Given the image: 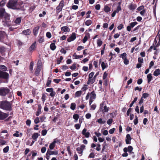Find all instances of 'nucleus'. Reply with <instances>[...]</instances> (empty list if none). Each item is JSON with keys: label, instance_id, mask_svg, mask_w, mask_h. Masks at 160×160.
<instances>
[{"label": "nucleus", "instance_id": "f257e3e1", "mask_svg": "<svg viewBox=\"0 0 160 160\" xmlns=\"http://www.w3.org/2000/svg\"><path fill=\"white\" fill-rule=\"evenodd\" d=\"M0 108L3 110L10 111L12 110L11 103L7 101H3L0 103Z\"/></svg>", "mask_w": 160, "mask_h": 160}, {"label": "nucleus", "instance_id": "f03ea898", "mask_svg": "<svg viewBox=\"0 0 160 160\" xmlns=\"http://www.w3.org/2000/svg\"><path fill=\"white\" fill-rule=\"evenodd\" d=\"M17 2L18 0H10L7 4V7L9 8L14 9H17L16 6Z\"/></svg>", "mask_w": 160, "mask_h": 160}, {"label": "nucleus", "instance_id": "7ed1b4c3", "mask_svg": "<svg viewBox=\"0 0 160 160\" xmlns=\"http://www.w3.org/2000/svg\"><path fill=\"white\" fill-rule=\"evenodd\" d=\"M42 67V64L41 60H39L37 64V68L35 72V74L37 76H38L40 72Z\"/></svg>", "mask_w": 160, "mask_h": 160}, {"label": "nucleus", "instance_id": "20e7f679", "mask_svg": "<svg viewBox=\"0 0 160 160\" xmlns=\"http://www.w3.org/2000/svg\"><path fill=\"white\" fill-rule=\"evenodd\" d=\"M9 92V89L7 88L2 87L0 88V95L5 96Z\"/></svg>", "mask_w": 160, "mask_h": 160}, {"label": "nucleus", "instance_id": "39448f33", "mask_svg": "<svg viewBox=\"0 0 160 160\" xmlns=\"http://www.w3.org/2000/svg\"><path fill=\"white\" fill-rule=\"evenodd\" d=\"M100 110L103 113L107 112L108 111V108H107L106 105H104L103 103H101L100 105Z\"/></svg>", "mask_w": 160, "mask_h": 160}, {"label": "nucleus", "instance_id": "423d86ee", "mask_svg": "<svg viewBox=\"0 0 160 160\" xmlns=\"http://www.w3.org/2000/svg\"><path fill=\"white\" fill-rule=\"evenodd\" d=\"M85 146L84 145H82L80 147L77 148L76 150L78 153L81 154L80 156L82 155L83 150L85 149Z\"/></svg>", "mask_w": 160, "mask_h": 160}, {"label": "nucleus", "instance_id": "0eeeda50", "mask_svg": "<svg viewBox=\"0 0 160 160\" xmlns=\"http://www.w3.org/2000/svg\"><path fill=\"white\" fill-rule=\"evenodd\" d=\"M9 20L10 17L9 15H7V16H5L4 17V20L3 21V22H5L3 25L5 26L9 25L10 24Z\"/></svg>", "mask_w": 160, "mask_h": 160}, {"label": "nucleus", "instance_id": "6e6552de", "mask_svg": "<svg viewBox=\"0 0 160 160\" xmlns=\"http://www.w3.org/2000/svg\"><path fill=\"white\" fill-rule=\"evenodd\" d=\"M8 74L6 72L2 71L0 73V78L7 79L8 78Z\"/></svg>", "mask_w": 160, "mask_h": 160}, {"label": "nucleus", "instance_id": "1a4fd4ad", "mask_svg": "<svg viewBox=\"0 0 160 160\" xmlns=\"http://www.w3.org/2000/svg\"><path fill=\"white\" fill-rule=\"evenodd\" d=\"M76 38V37L75 33L73 32L71 36L67 39V41L69 42H71L74 40Z\"/></svg>", "mask_w": 160, "mask_h": 160}, {"label": "nucleus", "instance_id": "9d476101", "mask_svg": "<svg viewBox=\"0 0 160 160\" xmlns=\"http://www.w3.org/2000/svg\"><path fill=\"white\" fill-rule=\"evenodd\" d=\"M64 1L62 0L60 2L59 5L57 7L56 9L57 10H59V12L62 10V9L64 6Z\"/></svg>", "mask_w": 160, "mask_h": 160}, {"label": "nucleus", "instance_id": "9b49d317", "mask_svg": "<svg viewBox=\"0 0 160 160\" xmlns=\"http://www.w3.org/2000/svg\"><path fill=\"white\" fill-rule=\"evenodd\" d=\"M87 131V130L84 128L82 131V133L86 138H88L89 137L90 133Z\"/></svg>", "mask_w": 160, "mask_h": 160}, {"label": "nucleus", "instance_id": "f8f14e48", "mask_svg": "<svg viewBox=\"0 0 160 160\" xmlns=\"http://www.w3.org/2000/svg\"><path fill=\"white\" fill-rule=\"evenodd\" d=\"M8 116V115L5 113L1 112L0 111V120H3L6 118Z\"/></svg>", "mask_w": 160, "mask_h": 160}, {"label": "nucleus", "instance_id": "ddd939ff", "mask_svg": "<svg viewBox=\"0 0 160 160\" xmlns=\"http://www.w3.org/2000/svg\"><path fill=\"white\" fill-rule=\"evenodd\" d=\"M47 152H48V154L50 155H57L58 153V152L57 151H51L49 149L48 150Z\"/></svg>", "mask_w": 160, "mask_h": 160}, {"label": "nucleus", "instance_id": "4468645a", "mask_svg": "<svg viewBox=\"0 0 160 160\" xmlns=\"http://www.w3.org/2000/svg\"><path fill=\"white\" fill-rule=\"evenodd\" d=\"M132 138L129 134H128L126 135V138L125 141L127 144H130L131 143V140Z\"/></svg>", "mask_w": 160, "mask_h": 160}, {"label": "nucleus", "instance_id": "2eb2a0df", "mask_svg": "<svg viewBox=\"0 0 160 160\" xmlns=\"http://www.w3.org/2000/svg\"><path fill=\"white\" fill-rule=\"evenodd\" d=\"M56 142L57 141H56V139H54L53 141L50 144L49 146V148L50 150L54 149L55 146V144Z\"/></svg>", "mask_w": 160, "mask_h": 160}, {"label": "nucleus", "instance_id": "dca6fc26", "mask_svg": "<svg viewBox=\"0 0 160 160\" xmlns=\"http://www.w3.org/2000/svg\"><path fill=\"white\" fill-rule=\"evenodd\" d=\"M95 79L93 77L92 78H88V80L87 82L88 84H92L93 83L95 82Z\"/></svg>", "mask_w": 160, "mask_h": 160}, {"label": "nucleus", "instance_id": "f3484780", "mask_svg": "<svg viewBox=\"0 0 160 160\" xmlns=\"http://www.w3.org/2000/svg\"><path fill=\"white\" fill-rule=\"evenodd\" d=\"M39 28L40 27L39 26H37L34 28L33 33L34 35H36L37 34Z\"/></svg>", "mask_w": 160, "mask_h": 160}, {"label": "nucleus", "instance_id": "a211bd4d", "mask_svg": "<svg viewBox=\"0 0 160 160\" xmlns=\"http://www.w3.org/2000/svg\"><path fill=\"white\" fill-rule=\"evenodd\" d=\"M31 33V30L29 29L24 30L22 32V33H23L25 35H29Z\"/></svg>", "mask_w": 160, "mask_h": 160}, {"label": "nucleus", "instance_id": "6ab92c4d", "mask_svg": "<svg viewBox=\"0 0 160 160\" xmlns=\"http://www.w3.org/2000/svg\"><path fill=\"white\" fill-rule=\"evenodd\" d=\"M5 13V9L3 8L0 9V18L2 17Z\"/></svg>", "mask_w": 160, "mask_h": 160}, {"label": "nucleus", "instance_id": "aec40b11", "mask_svg": "<svg viewBox=\"0 0 160 160\" xmlns=\"http://www.w3.org/2000/svg\"><path fill=\"white\" fill-rule=\"evenodd\" d=\"M90 99L94 100L96 98V94L94 91H92L90 93Z\"/></svg>", "mask_w": 160, "mask_h": 160}, {"label": "nucleus", "instance_id": "412c9836", "mask_svg": "<svg viewBox=\"0 0 160 160\" xmlns=\"http://www.w3.org/2000/svg\"><path fill=\"white\" fill-rule=\"evenodd\" d=\"M160 74V70L159 69H156L153 72V75L157 76Z\"/></svg>", "mask_w": 160, "mask_h": 160}, {"label": "nucleus", "instance_id": "4be33fe9", "mask_svg": "<svg viewBox=\"0 0 160 160\" xmlns=\"http://www.w3.org/2000/svg\"><path fill=\"white\" fill-rule=\"evenodd\" d=\"M101 67L102 70H103L105 68L108 67V65L107 63H105L104 62H102L101 63Z\"/></svg>", "mask_w": 160, "mask_h": 160}, {"label": "nucleus", "instance_id": "5701e85b", "mask_svg": "<svg viewBox=\"0 0 160 160\" xmlns=\"http://www.w3.org/2000/svg\"><path fill=\"white\" fill-rule=\"evenodd\" d=\"M61 29L64 32H68L69 31V29L67 26L62 27L61 28Z\"/></svg>", "mask_w": 160, "mask_h": 160}, {"label": "nucleus", "instance_id": "b1692460", "mask_svg": "<svg viewBox=\"0 0 160 160\" xmlns=\"http://www.w3.org/2000/svg\"><path fill=\"white\" fill-rule=\"evenodd\" d=\"M39 136V134L38 133H34L32 135V138L33 140H35L36 141L37 138Z\"/></svg>", "mask_w": 160, "mask_h": 160}, {"label": "nucleus", "instance_id": "393cba45", "mask_svg": "<svg viewBox=\"0 0 160 160\" xmlns=\"http://www.w3.org/2000/svg\"><path fill=\"white\" fill-rule=\"evenodd\" d=\"M147 78L148 80V82H150L152 80V77L151 73L148 74L147 76Z\"/></svg>", "mask_w": 160, "mask_h": 160}, {"label": "nucleus", "instance_id": "a878e982", "mask_svg": "<svg viewBox=\"0 0 160 160\" xmlns=\"http://www.w3.org/2000/svg\"><path fill=\"white\" fill-rule=\"evenodd\" d=\"M73 118L75 119L74 122H76L79 118V115L77 114H74L73 115Z\"/></svg>", "mask_w": 160, "mask_h": 160}, {"label": "nucleus", "instance_id": "bb28decb", "mask_svg": "<svg viewBox=\"0 0 160 160\" xmlns=\"http://www.w3.org/2000/svg\"><path fill=\"white\" fill-rule=\"evenodd\" d=\"M56 47L54 43H52L50 46V48L52 50H54L56 48Z\"/></svg>", "mask_w": 160, "mask_h": 160}, {"label": "nucleus", "instance_id": "cd10ccee", "mask_svg": "<svg viewBox=\"0 0 160 160\" xmlns=\"http://www.w3.org/2000/svg\"><path fill=\"white\" fill-rule=\"evenodd\" d=\"M21 21V18H17L14 21V22L16 24H19Z\"/></svg>", "mask_w": 160, "mask_h": 160}, {"label": "nucleus", "instance_id": "c85d7f7f", "mask_svg": "<svg viewBox=\"0 0 160 160\" xmlns=\"http://www.w3.org/2000/svg\"><path fill=\"white\" fill-rule=\"evenodd\" d=\"M104 11L106 12H108L110 11L111 9L107 6H105L104 8Z\"/></svg>", "mask_w": 160, "mask_h": 160}, {"label": "nucleus", "instance_id": "c756f323", "mask_svg": "<svg viewBox=\"0 0 160 160\" xmlns=\"http://www.w3.org/2000/svg\"><path fill=\"white\" fill-rule=\"evenodd\" d=\"M97 122L100 124H103L106 122V121L105 120H102L101 118H100L99 119H98L97 120Z\"/></svg>", "mask_w": 160, "mask_h": 160}, {"label": "nucleus", "instance_id": "7c9ffc66", "mask_svg": "<svg viewBox=\"0 0 160 160\" xmlns=\"http://www.w3.org/2000/svg\"><path fill=\"white\" fill-rule=\"evenodd\" d=\"M6 0H0V7H3L5 5Z\"/></svg>", "mask_w": 160, "mask_h": 160}, {"label": "nucleus", "instance_id": "2f4dec72", "mask_svg": "<svg viewBox=\"0 0 160 160\" xmlns=\"http://www.w3.org/2000/svg\"><path fill=\"white\" fill-rule=\"evenodd\" d=\"M82 93V91H79L76 92L75 93V97H79L81 96Z\"/></svg>", "mask_w": 160, "mask_h": 160}, {"label": "nucleus", "instance_id": "473e14b6", "mask_svg": "<svg viewBox=\"0 0 160 160\" xmlns=\"http://www.w3.org/2000/svg\"><path fill=\"white\" fill-rule=\"evenodd\" d=\"M126 56L127 54L126 53L124 52L122 54H121L120 57L122 58L123 60H124L127 58Z\"/></svg>", "mask_w": 160, "mask_h": 160}, {"label": "nucleus", "instance_id": "72a5a7b5", "mask_svg": "<svg viewBox=\"0 0 160 160\" xmlns=\"http://www.w3.org/2000/svg\"><path fill=\"white\" fill-rule=\"evenodd\" d=\"M92 23V21L90 20H87L85 22V24L87 26H89Z\"/></svg>", "mask_w": 160, "mask_h": 160}, {"label": "nucleus", "instance_id": "f704fd0d", "mask_svg": "<svg viewBox=\"0 0 160 160\" xmlns=\"http://www.w3.org/2000/svg\"><path fill=\"white\" fill-rule=\"evenodd\" d=\"M76 105L75 103H72L71 104L70 108L73 110H75Z\"/></svg>", "mask_w": 160, "mask_h": 160}, {"label": "nucleus", "instance_id": "c9c22d12", "mask_svg": "<svg viewBox=\"0 0 160 160\" xmlns=\"http://www.w3.org/2000/svg\"><path fill=\"white\" fill-rule=\"evenodd\" d=\"M102 43V42L100 39H98L97 40V44L98 46L100 47Z\"/></svg>", "mask_w": 160, "mask_h": 160}, {"label": "nucleus", "instance_id": "e433bc0d", "mask_svg": "<svg viewBox=\"0 0 160 160\" xmlns=\"http://www.w3.org/2000/svg\"><path fill=\"white\" fill-rule=\"evenodd\" d=\"M36 45V42L33 43L30 46L29 48V50L30 51H32L34 49Z\"/></svg>", "mask_w": 160, "mask_h": 160}, {"label": "nucleus", "instance_id": "4c0bfd02", "mask_svg": "<svg viewBox=\"0 0 160 160\" xmlns=\"http://www.w3.org/2000/svg\"><path fill=\"white\" fill-rule=\"evenodd\" d=\"M40 43H41L44 41L43 37L42 36H39L38 40Z\"/></svg>", "mask_w": 160, "mask_h": 160}, {"label": "nucleus", "instance_id": "58836bf2", "mask_svg": "<svg viewBox=\"0 0 160 160\" xmlns=\"http://www.w3.org/2000/svg\"><path fill=\"white\" fill-rule=\"evenodd\" d=\"M9 150V147L7 146L3 149V152L4 153H6Z\"/></svg>", "mask_w": 160, "mask_h": 160}, {"label": "nucleus", "instance_id": "ea45409f", "mask_svg": "<svg viewBox=\"0 0 160 160\" xmlns=\"http://www.w3.org/2000/svg\"><path fill=\"white\" fill-rule=\"evenodd\" d=\"M129 8L130 10H134L136 8V7L135 5L131 4L129 6Z\"/></svg>", "mask_w": 160, "mask_h": 160}, {"label": "nucleus", "instance_id": "a19ab883", "mask_svg": "<svg viewBox=\"0 0 160 160\" xmlns=\"http://www.w3.org/2000/svg\"><path fill=\"white\" fill-rule=\"evenodd\" d=\"M137 23H138L136 22H133L131 23H130V26L132 28Z\"/></svg>", "mask_w": 160, "mask_h": 160}, {"label": "nucleus", "instance_id": "79ce46f5", "mask_svg": "<svg viewBox=\"0 0 160 160\" xmlns=\"http://www.w3.org/2000/svg\"><path fill=\"white\" fill-rule=\"evenodd\" d=\"M6 50V48L3 47H1L0 48V52L3 53Z\"/></svg>", "mask_w": 160, "mask_h": 160}, {"label": "nucleus", "instance_id": "37998d69", "mask_svg": "<svg viewBox=\"0 0 160 160\" xmlns=\"http://www.w3.org/2000/svg\"><path fill=\"white\" fill-rule=\"evenodd\" d=\"M149 96V94H148V93H144L142 94V98H146L148 97Z\"/></svg>", "mask_w": 160, "mask_h": 160}, {"label": "nucleus", "instance_id": "c03bdc74", "mask_svg": "<svg viewBox=\"0 0 160 160\" xmlns=\"http://www.w3.org/2000/svg\"><path fill=\"white\" fill-rule=\"evenodd\" d=\"M137 97H136L134 98V100L131 103L130 105V107H132L134 103L137 100Z\"/></svg>", "mask_w": 160, "mask_h": 160}, {"label": "nucleus", "instance_id": "a18cd8bd", "mask_svg": "<svg viewBox=\"0 0 160 160\" xmlns=\"http://www.w3.org/2000/svg\"><path fill=\"white\" fill-rule=\"evenodd\" d=\"M0 68L4 71H6L7 69V68L4 65H1L0 66Z\"/></svg>", "mask_w": 160, "mask_h": 160}, {"label": "nucleus", "instance_id": "49530a36", "mask_svg": "<svg viewBox=\"0 0 160 160\" xmlns=\"http://www.w3.org/2000/svg\"><path fill=\"white\" fill-rule=\"evenodd\" d=\"M6 142L5 140L0 139V144L1 145H5Z\"/></svg>", "mask_w": 160, "mask_h": 160}, {"label": "nucleus", "instance_id": "de8ad7c7", "mask_svg": "<svg viewBox=\"0 0 160 160\" xmlns=\"http://www.w3.org/2000/svg\"><path fill=\"white\" fill-rule=\"evenodd\" d=\"M34 65L33 62H31L30 65V69L32 71L33 69V66Z\"/></svg>", "mask_w": 160, "mask_h": 160}, {"label": "nucleus", "instance_id": "09e8293b", "mask_svg": "<svg viewBox=\"0 0 160 160\" xmlns=\"http://www.w3.org/2000/svg\"><path fill=\"white\" fill-rule=\"evenodd\" d=\"M42 101L43 102V103H44L45 100H46V95L44 94H43L42 95Z\"/></svg>", "mask_w": 160, "mask_h": 160}, {"label": "nucleus", "instance_id": "8fccbe9b", "mask_svg": "<svg viewBox=\"0 0 160 160\" xmlns=\"http://www.w3.org/2000/svg\"><path fill=\"white\" fill-rule=\"evenodd\" d=\"M47 132V131L46 130H43L42 131V136H45Z\"/></svg>", "mask_w": 160, "mask_h": 160}, {"label": "nucleus", "instance_id": "3c124183", "mask_svg": "<svg viewBox=\"0 0 160 160\" xmlns=\"http://www.w3.org/2000/svg\"><path fill=\"white\" fill-rule=\"evenodd\" d=\"M70 68L72 70H74L76 69V67L75 64H73L72 65L70 66Z\"/></svg>", "mask_w": 160, "mask_h": 160}, {"label": "nucleus", "instance_id": "603ef678", "mask_svg": "<svg viewBox=\"0 0 160 160\" xmlns=\"http://www.w3.org/2000/svg\"><path fill=\"white\" fill-rule=\"evenodd\" d=\"M112 121L113 120L112 118H110L107 121V122L108 124L110 125L112 123Z\"/></svg>", "mask_w": 160, "mask_h": 160}, {"label": "nucleus", "instance_id": "864d4df0", "mask_svg": "<svg viewBox=\"0 0 160 160\" xmlns=\"http://www.w3.org/2000/svg\"><path fill=\"white\" fill-rule=\"evenodd\" d=\"M136 118L134 120V123L135 125H136L137 124L138 122V117L137 116H135Z\"/></svg>", "mask_w": 160, "mask_h": 160}, {"label": "nucleus", "instance_id": "5fc2aeb1", "mask_svg": "<svg viewBox=\"0 0 160 160\" xmlns=\"http://www.w3.org/2000/svg\"><path fill=\"white\" fill-rule=\"evenodd\" d=\"M46 35L47 37L49 38H50L52 36L51 33L49 32H47L46 33Z\"/></svg>", "mask_w": 160, "mask_h": 160}, {"label": "nucleus", "instance_id": "6e6d98bb", "mask_svg": "<svg viewBox=\"0 0 160 160\" xmlns=\"http://www.w3.org/2000/svg\"><path fill=\"white\" fill-rule=\"evenodd\" d=\"M39 119L38 117H37L34 120V122L35 124L38 123L39 122Z\"/></svg>", "mask_w": 160, "mask_h": 160}, {"label": "nucleus", "instance_id": "4d7b16f0", "mask_svg": "<svg viewBox=\"0 0 160 160\" xmlns=\"http://www.w3.org/2000/svg\"><path fill=\"white\" fill-rule=\"evenodd\" d=\"M74 126L76 129H79L80 128L81 125L79 124H76Z\"/></svg>", "mask_w": 160, "mask_h": 160}, {"label": "nucleus", "instance_id": "13d9d810", "mask_svg": "<svg viewBox=\"0 0 160 160\" xmlns=\"http://www.w3.org/2000/svg\"><path fill=\"white\" fill-rule=\"evenodd\" d=\"M88 39V37L87 36H85L82 40V42L83 43H85Z\"/></svg>", "mask_w": 160, "mask_h": 160}, {"label": "nucleus", "instance_id": "bf43d9fd", "mask_svg": "<svg viewBox=\"0 0 160 160\" xmlns=\"http://www.w3.org/2000/svg\"><path fill=\"white\" fill-rule=\"evenodd\" d=\"M123 28V25L122 24H120L117 27L119 30H120Z\"/></svg>", "mask_w": 160, "mask_h": 160}, {"label": "nucleus", "instance_id": "052dcab7", "mask_svg": "<svg viewBox=\"0 0 160 160\" xmlns=\"http://www.w3.org/2000/svg\"><path fill=\"white\" fill-rule=\"evenodd\" d=\"M91 114L89 113H88L86 114L85 117L87 119H89L91 118Z\"/></svg>", "mask_w": 160, "mask_h": 160}, {"label": "nucleus", "instance_id": "680f3d73", "mask_svg": "<svg viewBox=\"0 0 160 160\" xmlns=\"http://www.w3.org/2000/svg\"><path fill=\"white\" fill-rule=\"evenodd\" d=\"M102 133L104 135H107L108 134V132L107 130H104L103 132L102 130Z\"/></svg>", "mask_w": 160, "mask_h": 160}, {"label": "nucleus", "instance_id": "e2e57ef3", "mask_svg": "<svg viewBox=\"0 0 160 160\" xmlns=\"http://www.w3.org/2000/svg\"><path fill=\"white\" fill-rule=\"evenodd\" d=\"M46 150V148L45 147H43L41 149V152L42 153H44L45 152Z\"/></svg>", "mask_w": 160, "mask_h": 160}, {"label": "nucleus", "instance_id": "0e129e2a", "mask_svg": "<svg viewBox=\"0 0 160 160\" xmlns=\"http://www.w3.org/2000/svg\"><path fill=\"white\" fill-rule=\"evenodd\" d=\"M46 91L48 92H51L53 91V89L52 88H48L46 89Z\"/></svg>", "mask_w": 160, "mask_h": 160}, {"label": "nucleus", "instance_id": "69168bd1", "mask_svg": "<svg viewBox=\"0 0 160 160\" xmlns=\"http://www.w3.org/2000/svg\"><path fill=\"white\" fill-rule=\"evenodd\" d=\"M72 57H74L75 59H78L79 58V55H76V53H74V54L72 55Z\"/></svg>", "mask_w": 160, "mask_h": 160}, {"label": "nucleus", "instance_id": "338daca9", "mask_svg": "<svg viewBox=\"0 0 160 160\" xmlns=\"http://www.w3.org/2000/svg\"><path fill=\"white\" fill-rule=\"evenodd\" d=\"M84 48V47L81 46H78L77 48V50L78 51H80L81 49H82Z\"/></svg>", "mask_w": 160, "mask_h": 160}, {"label": "nucleus", "instance_id": "774afa93", "mask_svg": "<svg viewBox=\"0 0 160 160\" xmlns=\"http://www.w3.org/2000/svg\"><path fill=\"white\" fill-rule=\"evenodd\" d=\"M123 60H124V61H123L124 63L125 64L127 65L128 64L129 61L127 58L124 59Z\"/></svg>", "mask_w": 160, "mask_h": 160}]
</instances>
